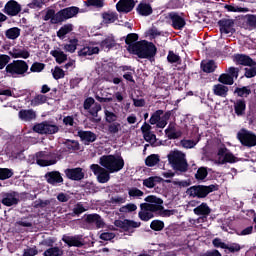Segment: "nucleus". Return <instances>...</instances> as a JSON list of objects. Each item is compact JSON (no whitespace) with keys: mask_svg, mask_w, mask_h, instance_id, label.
I'll list each match as a JSON object with an SVG mask.
<instances>
[{"mask_svg":"<svg viewBox=\"0 0 256 256\" xmlns=\"http://www.w3.org/2000/svg\"><path fill=\"white\" fill-rule=\"evenodd\" d=\"M145 201L147 203L140 205V211L138 213V217L141 221H150V219L155 217V213H158V215L162 217H171V215H173L171 210H164L165 208L163 207V200L161 198L152 195L146 197Z\"/></svg>","mask_w":256,"mask_h":256,"instance_id":"obj_1","label":"nucleus"},{"mask_svg":"<svg viewBox=\"0 0 256 256\" xmlns=\"http://www.w3.org/2000/svg\"><path fill=\"white\" fill-rule=\"evenodd\" d=\"M129 53L137 55L139 59H153L157 55V47L145 40L135 42L134 46L128 48Z\"/></svg>","mask_w":256,"mask_h":256,"instance_id":"obj_2","label":"nucleus"},{"mask_svg":"<svg viewBox=\"0 0 256 256\" xmlns=\"http://www.w3.org/2000/svg\"><path fill=\"white\" fill-rule=\"evenodd\" d=\"M168 163L174 171H180V173H185L189 169V164H187V158H185V153L179 150H171L167 155Z\"/></svg>","mask_w":256,"mask_h":256,"instance_id":"obj_3","label":"nucleus"},{"mask_svg":"<svg viewBox=\"0 0 256 256\" xmlns=\"http://www.w3.org/2000/svg\"><path fill=\"white\" fill-rule=\"evenodd\" d=\"M100 165L109 171V173H119L125 167V160L121 156L107 155L102 156Z\"/></svg>","mask_w":256,"mask_h":256,"instance_id":"obj_4","label":"nucleus"},{"mask_svg":"<svg viewBox=\"0 0 256 256\" xmlns=\"http://www.w3.org/2000/svg\"><path fill=\"white\" fill-rule=\"evenodd\" d=\"M27 71H29V64L25 60H14L5 68L6 75L13 78L25 77Z\"/></svg>","mask_w":256,"mask_h":256,"instance_id":"obj_5","label":"nucleus"},{"mask_svg":"<svg viewBox=\"0 0 256 256\" xmlns=\"http://www.w3.org/2000/svg\"><path fill=\"white\" fill-rule=\"evenodd\" d=\"M215 191V185H197L191 186L187 189L186 193L190 197H197L198 199H205L209 193H213Z\"/></svg>","mask_w":256,"mask_h":256,"instance_id":"obj_6","label":"nucleus"},{"mask_svg":"<svg viewBox=\"0 0 256 256\" xmlns=\"http://www.w3.org/2000/svg\"><path fill=\"white\" fill-rule=\"evenodd\" d=\"M161 115H163V110H157L156 112H154L149 120L150 125H156L158 129H165V127H167V121H169L171 114L167 112L163 117H161Z\"/></svg>","mask_w":256,"mask_h":256,"instance_id":"obj_7","label":"nucleus"},{"mask_svg":"<svg viewBox=\"0 0 256 256\" xmlns=\"http://www.w3.org/2000/svg\"><path fill=\"white\" fill-rule=\"evenodd\" d=\"M33 130L35 133H40V135H55V133H59V126L51 122L44 121L34 125Z\"/></svg>","mask_w":256,"mask_h":256,"instance_id":"obj_8","label":"nucleus"},{"mask_svg":"<svg viewBox=\"0 0 256 256\" xmlns=\"http://www.w3.org/2000/svg\"><path fill=\"white\" fill-rule=\"evenodd\" d=\"M237 139L244 147H256V135L249 130L241 129L237 133Z\"/></svg>","mask_w":256,"mask_h":256,"instance_id":"obj_9","label":"nucleus"},{"mask_svg":"<svg viewBox=\"0 0 256 256\" xmlns=\"http://www.w3.org/2000/svg\"><path fill=\"white\" fill-rule=\"evenodd\" d=\"M237 157L233 153L227 151V148H220L217 157L214 160L215 165H225V163H236Z\"/></svg>","mask_w":256,"mask_h":256,"instance_id":"obj_10","label":"nucleus"},{"mask_svg":"<svg viewBox=\"0 0 256 256\" xmlns=\"http://www.w3.org/2000/svg\"><path fill=\"white\" fill-rule=\"evenodd\" d=\"M90 169L96 176L98 183H108L109 179H111V175L109 174L111 172L98 164H92Z\"/></svg>","mask_w":256,"mask_h":256,"instance_id":"obj_11","label":"nucleus"},{"mask_svg":"<svg viewBox=\"0 0 256 256\" xmlns=\"http://www.w3.org/2000/svg\"><path fill=\"white\" fill-rule=\"evenodd\" d=\"M77 13H79V8L77 7H68L62 9L58 13H56L54 23H63V21H67V19L75 17Z\"/></svg>","mask_w":256,"mask_h":256,"instance_id":"obj_12","label":"nucleus"},{"mask_svg":"<svg viewBox=\"0 0 256 256\" xmlns=\"http://www.w3.org/2000/svg\"><path fill=\"white\" fill-rule=\"evenodd\" d=\"M218 25L220 27L221 35H228V37H231V35L235 33V20L233 19L219 20Z\"/></svg>","mask_w":256,"mask_h":256,"instance_id":"obj_13","label":"nucleus"},{"mask_svg":"<svg viewBox=\"0 0 256 256\" xmlns=\"http://www.w3.org/2000/svg\"><path fill=\"white\" fill-rule=\"evenodd\" d=\"M2 205L5 207H13V205L19 204V193L17 192H6L2 194Z\"/></svg>","mask_w":256,"mask_h":256,"instance_id":"obj_14","label":"nucleus"},{"mask_svg":"<svg viewBox=\"0 0 256 256\" xmlns=\"http://www.w3.org/2000/svg\"><path fill=\"white\" fill-rule=\"evenodd\" d=\"M36 157V163L40 167H49V165H55L57 163V160L51 159V154L46 152H39L36 154Z\"/></svg>","mask_w":256,"mask_h":256,"instance_id":"obj_15","label":"nucleus"},{"mask_svg":"<svg viewBox=\"0 0 256 256\" xmlns=\"http://www.w3.org/2000/svg\"><path fill=\"white\" fill-rule=\"evenodd\" d=\"M4 13L10 17H15L21 13V4H18L15 0H10L4 6Z\"/></svg>","mask_w":256,"mask_h":256,"instance_id":"obj_16","label":"nucleus"},{"mask_svg":"<svg viewBox=\"0 0 256 256\" xmlns=\"http://www.w3.org/2000/svg\"><path fill=\"white\" fill-rule=\"evenodd\" d=\"M116 227L123 229V231H131V229H137L141 227V222H136L133 220H116L114 222Z\"/></svg>","mask_w":256,"mask_h":256,"instance_id":"obj_17","label":"nucleus"},{"mask_svg":"<svg viewBox=\"0 0 256 256\" xmlns=\"http://www.w3.org/2000/svg\"><path fill=\"white\" fill-rule=\"evenodd\" d=\"M66 177L71 179V181H81L85 179V172L82 168H68L64 171Z\"/></svg>","mask_w":256,"mask_h":256,"instance_id":"obj_18","label":"nucleus"},{"mask_svg":"<svg viewBox=\"0 0 256 256\" xmlns=\"http://www.w3.org/2000/svg\"><path fill=\"white\" fill-rule=\"evenodd\" d=\"M167 19L171 20L172 23V27L174 29H183V27H185L186 22H185V18H183L182 16H180L177 12H171L168 14Z\"/></svg>","mask_w":256,"mask_h":256,"instance_id":"obj_19","label":"nucleus"},{"mask_svg":"<svg viewBox=\"0 0 256 256\" xmlns=\"http://www.w3.org/2000/svg\"><path fill=\"white\" fill-rule=\"evenodd\" d=\"M152 127L147 122H145L141 127V132L143 134L144 141L153 145L157 141V136L151 131Z\"/></svg>","mask_w":256,"mask_h":256,"instance_id":"obj_20","label":"nucleus"},{"mask_svg":"<svg viewBox=\"0 0 256 256\" xmlns=\"http://www.w3.org/2000/svg\"><path fill=\"white\" fill-rule=\"evenodd\" d=\"M116 9L119 13H131L135 9V0H120Z\"/></svg>","mask_w":256,"mask_h":256,"instance_id":"obj_21","label":"nucleus"},{"mask_svg":"<svg viewBox=\"0 0 256 256\" xmlns=\"http://www.w3.org/2000/svg\"><path fill=\"white\" fill-rule=\"evenodd\" d=\"M44 179L49 183V185H59L63 183V176H61V172L59 171L47 172Z\"/></svg>","mask_w":256,"mask_h":256,"instance_id":"obj_22","label":"nucleus"},{"mask_svg":"<svg viewBox=\"0 0 256 256\" xmlns=\"http://www.w3.org/2000/svg\"><path fill=\"white\" fill-rule=\"evenodd\" d=\"M78 137L84 142V145H90V143H95V141H97V134L91 131L79 130Z\"/></svg>","mask_w":256,"mask_h":256,"instance_id":"obj_23","label":"nucleus"},{"mask_svg":"<svg viewBox=\"0 0 256 256\" xmlns=\"http://www.w3.org/2000/svg\"><path fill=\"white\" fill-rule=\"evenodd\" d=\"M86 223H94L97 229H103L105 227V222L99 214H88L85 218Z\"/></svg>","mask_w":256,"mask_h":256,"instance_id":"obj_24","label":"nucleus"},{"mask_svg":"<svg viewBox=\"0 0 256 256\" xmlns=\"http://www.w3.org/2000/svg\"><path fill=\"white\" fill-rule=\"evenodd\" d=\"M99 47L97 46H85L80 51H78L79 57H89L91 55H99Z\"/></svg>","mask_w":256,"mask_h":256,"instance_id":"obj_25","label":"nucleus"},{"mask_svg":"<svg viewBox=\"0 0 256 256\" xmlns=\"http://www.w3.org/2000/svg\"><path fill=\"white\" fill-rule=\"evenodd\" d=\"M235 61L238 63V65H244L248 67H255L256 62L253 61L249 56L243 55V54H238L235 56Z\"/></svg>","mask_w":256,"mask_h":256,"instance_id":"obj_26","label":"nucleus"},{"mask_svg":"<svg viewBox=\"0 0 256 256\" xmlns=\"http://www.w3.org/2000/svg\"><path fill=\"white\" fill-rule=\"evenodd\" d=\"M19 119L21 121H33V119L37 118V113L33 109H28V110H20L18 113Z\"/></svg>","mask_w":256,"mask_h":256,"instance_id":"obj_27","label":"nucleus"},{"mask_svg":"<svg viewBox=\"0 0 256 256\" xmlns=\"http://www.w3.org/2000/svg\"><path fill=\"white\" fill-rule=\"evenodd\" d=\"M194 214L198 215L200 217H209V215H211V208L209 207V205H207V203H202L201 205L197 206L196 208H194Z\"/></svg>","mask_w":256,"mask_h":256,"instance_id":"obj_28","label":"nucleus"},{"mask_svg":"<svg viewBox=\"0 0 256 256\" xmlns=\"http://www.w3.org/2000/svg\"><path fill=\"white\" fill-rule=\"evenodd\" d=\"M247 109V104L245 100L239 99L234 102V111L237 117H243L245 115V110Z\"/></svg>","mask_w":256,"mask_h":256,"instance_id":"obj_29","label":"nucleus"},{"mask_svg":"<svg viewBox=\"0 0 256 256\" xmlns=\"http://www.w3.org/2000/svg\"><path fill=\"white\" fill-rule=\"evenodd\" d=\"M212 91L217 97L225 98L229 93V87L225 86L224 84H215Z\"/></svg>","mask_w":256,"mask_h":256,"instance_id":"obj_30","label":"nucleus"},{"mask_svg":"<svg viewBox=\"0 0 256 256\" xmlns=\"http://www.w3.org/2000/svg\"><path fill=\"white\" fill-rule=\"evenodd\" d=\"M137 11H138L139 15L147 17V16L151 15V13H153V8L151 7L150 4L141 2L137 6Z\"/></svg>","mask_w":256,"mask_h":256,"instance_id":"obj_31","label":"nucleus"},{"mask_svg":"<svg viewBox=\"0 0 256 256\" xmlns=\"http://www.w3.org/2000/svg\"><path fill=\"white\" fill-rule=\"evenodd\" d=\"M163 181V178L158 176H151L149 178H146L143 180L144 187H147V189H153L157 183H161Z\"/></svg>","mask_w":256,"mask_h":256,"instance_id":"obj_32","label":"nucleus"},{"mask_svg":"<svg viewBox=\"0 0 256 256\" xmlns=\"http://www.w3.org/2000/svg\"><path fill=\"white\" fill-rule=\"evenodd\" d=\"M50 55L56 59V63L59 65H61V63H65L67 60V54H65V52L61 51L60 49L52 50Z\"/></svg>","mask_w":256,"mask_h":256,"instance_id":"obj_33","label":"nucleus"},{"mask_svg":"<svg viewBox=\"0 0 256 256\" xmlns=\"http://www.w3.org/2000/svg\"><path fill=\"white\" fill-rule=\"evenodd\" d=\"M62 241L66 243L68 247H83L82 242L73 236H63Z\"/></svg>","mask_w":256,"mask_h":256,"instance_id":"obj_34","label":"nucleus"},{"mask_svg":"<svg viewBox=\"0 0 256 256\" xmlns=\"http://www.w3.org/2000/svg\"><path fill=\"white\" fill-rule=\"evenodd\" d=\"M10 55L14 58V59H29V51H27L26 49H13L10 52Z\"/></svg>","mask_w":256,"mask_h":256,"instance_id":"obj_35","label":"nucleus"},{"mask_svg":"<svg viewBox=\"0 0 256 256\" xmlns=\"http://www.w3.org/2000/svg\"><path fill=\"white\" fill-rule=\"evenodd\" d=\"M71 31H73V24H65L57 32V37L59 39H65V35H69Z\"/></svg>","mask_w":256,"mask_h":256,"instance_id":"obj_36","label":"nucleus"},{"mask_svg":"<svg viewBox=\"0 0 256 256\" xmlns=\"http://www.w3.org/2000/svg\"><path fill=\"white\" fill-rule=\"evenodd\" d=\"M201 67L204 73H213V71L217 69V65L213 60H210L208 62H202Z\"/></svg>","mask_w":256,"mask_h":256,"instance_id":"obj_37","label":"nucleus"},{"mask_svg":"<svg viewBox=\"0 0 256 256\" xmlns=\"http://www.w3.org/2000/svg\"><path fill=\"white\" fill-rule=\"evenodd\" d=\"M21 35V29L14 27L6 30L5 36L7 39L15 40Z\"/></svg>","mask_w":256,"mask_h":256,"instance_id":"obj_38","label":"nucleus"},{"mask_svg":"<svg viewBox=\"0 0 256 256\" xmlns=\"http://www.w3.org/2000/svg\"><path fill=\"white\" fill-rule=\"evenodd\" d=\"M224 9H227L231 13H249V8H243L235 5L226 4Z\"/></svg>","mask_w":256,"mask_h":256,"instance_id":"obj_39","label":"nucleus"},{"mask_svg":"<svg viewBox=\"0 0 256 256\" xmlns=\"http://www.w3.org/2000/svg\"><path fill=\"white\" fill-rule=\"evenodd\" d=\"M159 161H161V159L159 158V155L151 154L146 158L145 163L147 167H155V165H157Z\"/></svg>","mask_w":256,"mask_h":256,"instance_id":"obj_40","label":"nucleus"},{"mask_svg":"<svg viewBox=\"0 0 256 256\" xmlns=\"http://www.w3.org/2000/svg\"><path fill=\"white\" fill-rule=\"evenodd\" d=\"M218 81L219 83H222V85H233L235 83L233 77L227 73L221 74L218 78Z\"/></svg>","mask_w":256,"mask_h":256,"instance_id":"obj_41","label":"nucleus"},{"mask_svg":"<svg viewBox=\"0 0 256 256\" xmlns=\"http://www.w3.org/2000/svg\"><path fill=\"white\" fill-rule=\"evenodd\" d=\"M44 256H61L63 255V250L59 247L48 248L44 253Z\"/></svg>","mask_w":256,"mask_h":256,"instance_id":"obj_42","label":"nucleus"},{"mask_svg":"<svg viewBox=\"0 0 256 256\" xmlns=\"http://www.w3.org/2000/svg\"><path fill=\"white\" fill-rule=\"evenodd\" d=\"M43 103H47V96L43 94H39L31 100L32 107H37V105H43Z\"/></svg>","mask_w":256,"mask_h":256,"instance_id":"obj_43","label":"nucleus"},{"mask_svg":"<svg viewBox=\"0 0 256 256\" xmlns=\"http://www.w3.org/2000/svg\"><path fill=\"white\" fill-rule=\"evenodd\" d=\"M121 131V123L112 122L108 125V133L110 135H117Z\"/></svg>","mask_w":256,"mask_h":256,"instance_id":"obj_44","label":"nucleus"},{"mask_svg":"<svg viewBox=\"0 0 256 256\" xmlns=\"http://www.w3.org/2000/svg\"><path fill=\"white\" fill-rule=\"evenodd\" d=\"M165 133L168 139H177V137H179L177 130H175V124H169L168 128L165 130Z\"/></svg>","mask_w":256,"mask_h":256,"instance_id":"obj_45","label":"nucleus"},{"mask_svg":"<svg viewBox=\"0 0 256 256\" xmlns=\"http://www.w3.org/2000/svg\"><path fill=\"white\" fill-rule=\"evenodd\" d=\"M13 177V170L9 168H0V180L5 181Z\"/></svg>","mask_w":256,"mask_h":256,"instance_id":"obj_46","label":"nucleus"},{"mask_svg":"<svg viewBox=\"0 0 256 256\" xmlns=\"http://www.w3.org/2000/svg\"><path fill=\"white\" fill-rule=\"evenodd\" d=\"M53 78L58 81V79H63L65 77V71L61 67L56 66L51 70Z\"/></svg>","mask_w":256,"mask_h":256,"instance_id":"obj_47","label":"nucleus"},{"mask_svg":"<svg viewBox=\"0 0 256 256\" xmlns=\"http://www.w3.org/2000/svg\"><path fill=\"white\" fill-rule=\"evenodd\" d=\"M77 43H79L77 39L70 40L68 44L64 45V50L68 53H75L77 51Z\"/></svg>","mask_w":256,"mask_h":256,"instance_id":"obj_48","label":"nucleus"},{"mask_svg":"<svg viewBox=\"0 0 256 256\" xmlns=\"http://www.w3.org/2000/svg\"><path fill=\"white\" fill-rule=\"evenodd\" d=\"M139 39V35H137L136 33H130L127 35L126 39H125V43L126 45H128L127 49L130 48L131 46H135V41H138Z\"/></svg>","mask_w":256,"mask_h":256,"instance_id":"obj_49","label":"nucleus"},{"mask_svg":"<svg viewBox=\"0 0 256 256\" xmlns=\"http://www.w3.org/2000/svg\"><path fill=\"white\" fill-rule=\"evenodd\" d=\"M104 115L106 123H116L117 119H119V116H117V114L109 110H104Z\"/></svg>","mask_w":256,"mask_h":256,"instance_id":"obj_50","label":"nucleus"},{"mask_svg":"<svg viewBox=\"0 0 256 256\" xmlns=\"http://www.w3.org/2000/svg\"><path fill=\"white\" fill-rule=\"evenodd\" d=\"M103 23H115L117 21V14L115 13H104L102 14Z\"/></svg>","mask_w":256,"mask_h":256,"instance_id":"obj_51","label":"nucleus"},{"mask_svg":"<svg viewBox=\"0 0 256 256\" xmlns=\"http://www.w3.org/2000/svg\"><path fill=\"white\" fill-rule=\"evenodd\" d=\"M150 228L153 231H163L165 228V223L161 220H153L150 224Z\"/></svg>","mask_w":256,"mask_h":256,"instance_id":"obj_52","label":"nucleus"},{"mask_svg":"<svg viewBox=\"0 0 256 256\" xmlns=\"http://www.w3.org/2000/svg\"><path fill=\"white\" fill-rule=\"evenodd\" d=\"M55 17H57V14H55V10L49 9L46 11V14L44 16V21L50 20V23H52L53 25H57V23L59 22H54Z\"/></svg>","mask_w":256,"mask_h":256,"instance_id":"obj_53","label":"nucleus"},{"mask_svg":"<svg viewBox=\"0 0 256 256\" xmlns=\"http://www.w3.org/2000/svg\"><path fill=\"white\" fill-rule=\"evenodd\" d=\"M85 211H87V208H85L81 203H77L73 208V212L69 215L75 217V215H81V213H85Z\"/></svg>","mask_w":256,"mask_h":256,"instance_id":"obj_54","label":"nucleus"},{"mask_svg":"<svg viewBox=\"0 0 256 256\" xmlns=\"http://www.w3.org/2000/svg\"><path fill=\"white\" fill-rule=\"evenodd\" d=\"M234 93H237L238 97H247L248 95H251V89L244 86L242 88H236Z\"/></svg>","mask_w":256,"mask_h":256,"instance_id":"obj_55","label":"nucleus"},{"mask_svg":"<svg viewBox=\"0 0 256 256\" xmlns=\"http://www.w3.org/2000/svg\"><path fill=\"white\" fill-rule=\"evenodd\" d=\"M137 211V205L133 203L126 204L120 208V213H133Z\"/></svg>","mask_w":256,"mask_h":256,"instance_id":"obj_56","label":"nucleus"},{"mask_svg":"<svg viewBox=\"0 0 256 256\" xmlns=\"http://www.w3.org/2000/svg\"><path fill=\"white\" fill-rule=\"evenodd\" d=\"M208 175L207 168L201 167L197 170L195 177L198 181H203Z\"/></svg>","mask_w":256,"mask_h":256,"instance_id":"obj_57","label":"nucleus"},{"mask_svg":"<svg viewBox=\"0 0 256 256\" xmlns=\"http://www.w3.org/2000/svg\"><path fill=\"white\" fill-rule=\"evenodd\" d=\"M45 69V64L40 63V62H34L32 66L30 67V71L32 73H41Z\"/></svg>","mask_w":256,"mask_h":256,"instance_id":"obj_58","label":"nucleus"},{"mask_svg":"<svg viewBox=\"0 0 256 256\" xmlns=\"http://www.w3.org/2000/svg\"><path fill=\"white\" fill-rule=\"evenodd\" d=\"M9 61H11V57L7 54H0V69H5L7 65H9Z\"/></svg>","mask_w":256,"mask_h":256,"instance_id":"obj_59","label":"nucleus"},{"mask_svg":"<svg viewBox=\"0 0 256 256\" xmlns=\"http://www.w3.org/2000/svg\"><path fill=\"white\" fill-rule=\"evenodd\" d=\"M246 24L248 27H251V29L256 28V15L248 14L246 15Z\"/></svg>","mask_w":256,"mask_h":256,"instance_id":"obj_60","label":"nucleus"},{"mask_svg":"<svg viewBox=\"0 0 256 256\" xmlns=\"http://www.w3.org/2000/svg\"><path fill=\"white\" fill-rule=\"evenodd\" d=\"M100 45L105 49H111V47H115V40L113 38H106Z\"/></svg>","mask_w":256,"mask_h":256,"instance_id":"obj_61","label":"nucleus"},{"mask_svg":"<svg viewBox=\"0 0 256 256\" xmlns=\"http://www.w3.org/2000/svg\"><path fill=\"white\" fill-rule=\"evenodd\" d=\"M86 5L87 7H96L97 9H101L104 3L103 0H87Z\"/></svg>","mask_w":256,"mask_h":256,"instance_id":"obj_62","label":"nucleus"},{"mask_svg":"<svg viewBox=\"0 0 256 256\" xmlns=\"http://www.w3.org/2000/svg\"><path fill=\"white\" fill-rule=\"evenodd\" d=\"M129 197H143L144 193L138 188H130L128 190Z\"/></svg>","mask_w":256,"mask_h":256,"instance_id":"obj_63","label":"nucleus"},{"mask_svg":"<svg viewBox=\"0 0 256 256\" xmlns=\"http://www.w3.org/2000/svg\"><path fill=\"white\" fill-rule=\"evenodd\" d=\"M99 111H101V104L95 103L90 109L89 113L92 117H97Z\"/></svg>","mask_w":256,"mask_h":256,"instance_id":"obj_64","label":"nucleus"}]
</instances>
